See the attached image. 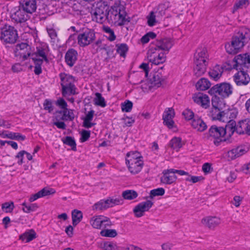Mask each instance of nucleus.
Instances as JSON below:
<instances>
[{"label":"nucleus","mask_w":250,"mask_h":250,"mask_svg":"<svg viewBox=\"0 0 250 250\" xmlns=\"http://www.w3.org/2000/svg\"><path fill=\"white\" fill-rule=\"evenodd\" d=\"M235 63L233 68L238 70L233 76V79L238 85L247 84L250 78L247 74L250 66V53L240 54L235 56L233 60Z\"/></svg>","instance_id":"obj_1"},{"label":"nucleus","mask_w":250,"mask_h":250,"mask_svg":"<svg viewBox=\"0 0 250 250\" xmlns=\"http://www.w3.org/2000/svg\"><path fill=\"white\" fill-rule=\"evenodd\" d=\"M250 41V29L246 27L239 28L238 31L234 33L230 42L225 44V49L229 54H236Z\"/></svg>","instance_id":"obj_2"},{"label":"nucleus","mask_w":250,"mask_h":250,"mask_svg":"<svg viewBox=\"0 0 250 250\" xmlns=\"http://www.w3.org/2000/svg\"><path fill=\"white\" fill-rule=\"evenodd\" d=\"M234 120H230L225 127L212 125L209 128L207 137L208 139L216 141H228L234 134Z\"/></svg>","instance_id":"obj_3"},{"label":"nucleus","mask_w":250,"mask_h":250,"mask_svg":"<svg viewBox=\"0 0 250 250\" xmlns=\"http://www.w3.org/2000/svg\"><path fill=\"white\" fill-rule=\"evenodd\" d=\"M125 165L129 172L133 175L140 173L144 167V159L141 154L137 151L127 152L125 156Z\"/></svg>","instance_id":"obj_4"},{"label":"nucleus","mask_w":250,"mask_h":250,"mask_svg":"<svg viewBox=\"0 0 250 250\" xmlns=\"http://www.w3.org/2000/svg\"><path fill=\"white\" fill-rule=\"evenodd\" d=\"M207 49L198 48L194 56V74L197 77L202 76L206 71L208 62Z\"/></svg>","instance_id":"obj_5"},{"label":"nucleus","mask_w":250,"mask_h":250,"mask_svg":"<svg viewBox=\"0 0 250 250\" xmlns=\"http://www.w3.org/2000/svg\"><path fill=\"white\" fill-rule=\"evenodd\" d=\"M125 13V8L121 4V0H116L111 7V8L110 9H108L106 21L109 23L118 25L123 14H124Z\"/></svg>","instance_id":"obj_6"},{"label":"nucleus","mask_w":250,"mask_h":250,"mask_svg":"<svg viewBox=\"0 0 250 250\" xmlns=\"http://www.w3.org/2000/svg\"><path fill=\"white\" fill-rule=\"evenodd\" d=\"M61 79V85L62 86V94L63 97L73 95L77 94L76 87L74 84V77L65 73H61L59 74Z\"/></svg>","instance_id":"obj_7"},{"label":"nucleus","mask_w":250,"mask_h":250,"mask_svg":"<svg viewBox=\"0 0 250 250\" xmlns=\"http://www.w3.org/2000/svg\"><path fill=\"white\" fill-rule=\"evenodd\" d=\"M108 9L109 6L105 1L100 0L95 2L91 12L92 18L95 19L96 22L103 23L106 21Z\"/></svg>","instance_id":"obj_8"},{"label":"nucleus","mask_w":250,"mask_h":250,"mask_svg":"<svg viewBox=\"0 0 250 250\" xmlns=\"http://www.w3.org/2000/svg\"><path fill=\"white\" fill-rule=\"evenodd\" d=\"M18 38L17 30L12 26L5 24L0 29V39L5 43L13 44Z\"/></svg>","instance_id":"obj_9"},{"label":"nucleus","mask_w":250,"mask_h":250,"mask_svg":"<svg viewBox=\"0 0 250 250\" xmlns=\"http://www.w3.org/2000/svg\"><path fill=\"white\" fill-rule=\"evenodd\" d=\"M123 203V200L120 197L109 198L106 200H101L95 203L92 206V210L101 211L111 208L116 205Z\"/></svg>","instance_id":"obj_10"},{"label":"nucleus","mask_w":250,"mask_h":250,"mask_svg":"<svg viewBox=\"0 0 250 250\" xmlns=\"http://www.w3.org/2000/svg\"><path fill=\"white\" fill-rule=\"evenodd\" d=\"M173 44V41L170 38H161L152 43L149 48H150L151 51L157 50L168 53Z\"/></svg>","instance_id":"obj_11"},{"label":"nucleus","mask_w":250,"mask_h":250,"mask_svg":"<svg viewBox=\"0 0 250 250\" xmlns=\"http://www.w3.org/2000/svg\"><path fill=\"white\" fill-rule=\"evenodd\" d=\"M211 95L218 94L222 98L228 97L232 92V87L229 83H223L217 84L211 87L208 91Z\"/></svg>","instance_id":"obj_12"},{"label":"nucleus","mask_w":250,"mask_h":250,"mask_svg":"<svg viewBox=\"0 0 250 250\" xmlns=\"http://www.w3.org/2000/svg\"><path fill=\"white\" fill-rule=\"evenodd\" d=\"M250 149V144L245 142L236 147L228 151L225 157L228 161H231L247 153Z\"/></svg>","instance_id":"obj_13"},{"label":"nucleus","mask_w":250,"mask_h":250,"mask_svg":"<svg viewBox=\"0 0 250 250\" xmlns=\"http://www.w3.org/2000/svg\"><path fill=\"white\" fill-rule=\"evenodd\" d=\"M32 50L30 45L26 43L22 42L16 45L15 50V56L20 61H25L29 56H31Z\"/></svg>","instance_id":"obj_14"},{"label":"nucleus","mask_w":250,"mask_h":250,"mask_svg":"<svg viewBox=\"0 0 250 250\" xmlns=\"http://www.w3.org/2000/svg\"><path fill=\"white\" fill-rule=\"evenodd\" d=\"M95 32L92 29H87L78 35V43L81 47H85L91 44L95 40Z\"/></svg>","instance_id":"obj_15"},{"label":"nucleus","mask_w":250,"mask_h":250,"mask_svg":"<svg viewBox=\"0 0 250 250\" xmlns=\"http://www.w3.org/2000/svg\"><path fill=\"white\" fill-rule=\"evenodd\" d=\"M90 225L96 229H101L109 227L111 222L109 218L104 215H95L89 220Z\"/></svg>","instance_id":"obj_16"},{"label":"nucleus","mask_w":250,"mask_h":250,"mask_svg":"<svg viewBox=\"0 0 250 250\" xmlns=\"http://www.w3.org/2000/svg\"><path fill=\"white\" fill-rule=\"evenodd\" d=\"M167 53L162 51L153 50L151 51L150 48L148 51L147 58L149 62L155 65L163 63L166 60V55Z\"/></svg>","instance_id":"obj_17"},{"label":"nucleus","mask_w":250,"mask_h":250,"mask_svg":"<svg viewBox=\"0 0 250 250\" xmlns=\"http://www.w3.org/2000/svg\"><path fill=\"white\" fill-rule=\"evenodd\" d=\"M11 17L17 23L24 22L29 19L28 14L20 5L15 8Z\"/></svg>","instance_id":"obj_18"},{"label":"nucleus","mask_w":250,"mask_h":250,"mask_svg":"<svg viewBox=\"0 0 250 250\" xmlns=\"http://www.w3.org/2000/svg\"><path fill=\"white\" fill-rule=\"evenodd\" d=\"M234 132L239 134H247L250 135V119L247 118L238 122L237 125L234 121Z\"/></svg>","instance_id":"obj_19"},{"label":"nucleus","mask_w":250,"mask_h":250,"mask_svg":"<svg viewBox=\"0 0 250 250\" xmlns=\"http://www.w3.org/2000/svg\"><path fill=\"white\" fill-rule=\"evenodd\" d=\"M75 115L72 109L68 108L58 110L55 113V119L56 120L70 121L74 119Z\"/></svg>","instance_id":"obj_20"},{"label":"nucleus","mask_w":250,"mask_h":250,"mask_svg":"<svg viewBox=\"0 0 250 250\" xmlns=\"http://www.w3.org/2000/svg\"><path fill=\"white\" fill-rule=\"evenodd\" d=\"M152 205V202L150 200H147L139 203L133 209L136 216L137 217L142 216L144 215V213L145 211H148Z\"/></svg>","instance_id":"obj_21"},{"label":"nucleus","mask_w":250,"mask_h":250,"mask_svg":"<svg viewBox=\"0 0 250 250\" xmlns=\"http://www.w3.org/2000/svg\"><path fill=\"white\" fill-rule=\"evenodd\" d=\"M172 169H167L163 171V175L161 177V182L165 184L171 185L174 183L177 177L172 171Z\"/></svg>","instance_id":"obj_22"},{"label":"nucleus","mask_w":250,"mask_h":250,"mask_svg":"<svg viewBox=\"0 0 250 250\" xmlns=\"http://www.w3.org/2000/svg\"><path fill=\"white\" fill-rule=\"evenodd\" d=\"M20 5L28 14H32L35 12L37 8L36 0H21Z\"/></svg>","instance_id":"obj_23"},{"label":"nucleus","mask_w":250,"mask_h":250,"mask_svg":"<svg viewBox=\"0 0 250 250\" xmlns=\"http://www.w3.org/2000/svg\"><path fill=\"white\" fill-rule=\"evenodd\" d=\"M174 116V111L171 108H168L165 110L163 115V119L164 124L167 125L169 128H172L173 127L174 122L172 118Z\"/></svg>","instance_id":"obj_24"},{"label":"nucleus","mask_w":250,"mask_h":250,"mask_svg":"<svg viewBox=\"0 0 250 250\" xmlns=\"http://www.w3.org/2000/svg\"><path fill=\"white\" fill-rule=\"evenodd\" d=\"M78 52L73 49H69L66 52L64 59L65 62L69 67L74 66L78 59Z\"/></svg>","instance_id":"obj_25"},{"label":"nucleus","mask_w":250,"mask_h":250,"mask_svg":"<svg viewBox=\"0 0 250 250\" xmlns=\"http://www.w3.org/2000/svg\"><path fill=\"white\" fill-rule=\"evenodd\" d=\"M195 103L200 105L203 108H207L209 106V99L208 95L202 93H198L193 96Z\"/></svg>","instance_id":"obj_26"},{"label":"nucleus","mask_w":250,"mask_h":250,"mask_svg":"<svg viewBox=\"0 0 250 250\" xmlns=\"http://www.w3.org/2000/svg\"><path fill=\"white\" fill-rule=\"evenodd\" d=\"M201 223L209 228H214L221 223V220L217 217L208 216L203 218Z\"/></svg>","instance_id":"obj_27"},{"label":"nucleus","mask_w":250,"mask_h":250,"mask_svg":"<svg viewBox=\"0 0 250 250\" xmlns=\"http://www.w3.org/2000/svg\"><path fill=\"white\" fill-rule=\"evenodd\" d=\"M164 80L165 79L161 73L158 72H155L153 74L152 77L149 80L150 83V85L149 86V88H151L153 87H160L162 85V83L164 81Z\"/></svg>","instance_id":"obj_28"},{"label":"nucleus","mask_w":250,"mask_h":250,"mask_svg":"<svg viewBox=\"0 0 250 250\" xmlns=\"http://www.w3.org/2000/svg\"><path fill=\"white\" fill-rule=\"evenodd\" d=\"M0 136L3 139L8 138L18 141H23L26 139L25 136L22 135L20 133L12 132L8 131H0Z\"/></svg>","instance_id":"obj_29"},{"label":"nucleus","mask_w":250,"mask_h":250,"mask_svg":"<svg viewBox=\"0 0 250 250\" xmlns=\"http://www.w3.org/2000/svg\"><path fill=\"white\" fill-rule=\"evenodd\" d=\"M223 70V66L216 64L215 66L213 67V69L208 72V74L212 79L217 81L222 76Z\"/></svg>","instance_id":"obj_30"},{"label":"nucleus","mask_w":250,"mask_h":250,"mask_svg":"<svg viewBox=\"0 0 250 250\" xmlns=\"http://www.w3.org/2000/svg\"><path fill=\"white\" fill-rule=\"evenodd\" d=\"M36 238V233L31 229L26 231L20 236V239L24 243H29Z\"/></svg>","instance_id":"obj_31"},{"label":"nucleus","mask_w":250,"mask_h":250,"mask_svg":"<svg viewBox=\"0 0 250 250\" xmlns=\"http://www.w3.org/2000/svg\"><path fill=\"white\" fill-rule=\"evenodd\" d=\"M38 57H41L42 60V61L44 60L46 62H48V59L46 53V49L43 46H39L36 48V51L35 52L32 53L31 55V58L33 57H36L38 58Z\"/></svg>","instance_id":"obj_32"},{"label":"nucleus","mask_w":250,"mask_h":250,"mask_svg":"<svg viewBox=\"0 0 250 250\" xmlns=\"http://www.w3.org/2000/svg\"><path fill=\"white\" fill-rule=\"evenodd\" d=\"M94 114V111L93 110H91L88 111L86 114L85 117L83 118V126L85 128H91L93 126H94L95 124L91 123V121L92 120L93 118Z\"/></svg>","instance_id":"obj_33"},{"label":"nucleus","mask_w":250,"mask_h":250,"mask_svg":"<svg viewBox=\"0 0 250 250\" xmlns=\"http://www.w3.org/2000/svg\"><path fill=\"white\" fill-rule=\"evenodd\" d=\"M192 126L201 132L204 131L207 128L206 124L200 118L197 120L194 119L192 123Z\"/></svg>","instance_id":"obj_34"},{"label":"nucleus","mask_w":250,"mask_h":250,"mask_svg":"<svg viewBox=\"0 0 250 250\" xmlns=\"http://www.w3.org/2000/svg\"><path fill=\"white\" fill-rule=\"evenodd\" d=\"M210 85V82L206 78L200 79L196 84L197 89L202 91L208 89Z\"/></svg>","instance_id":"obj_35"},{"label":"nucleus","mask_w":250,"mask_h":250,"mask_svg":"<svg viewBox=\"0 0 250 250\" xmlns=\"http://www.w3.org/2000/svg\"><path fill=\"white\" fill-rule=\"evenodd\" d=\"M223 111H221L218 107L212 108L209 111L208 115L213 120H217L222 121Z\"/></svg>","instance_id":"obj_36"},{"label":"nucleus","mask_w":250,"mask_h":250,"mask_svg":"<svg viewBox=\"0 0 250 250\" xmlns=\"http://www.w3.org/2000/svg\"><path fill=\"white\" fill-rule=\"evenodd\" d=\"M237 112L234 110L223 111L222 122H228L230 120H233L237 116Z\"/></svg>","instance_id":"obj_37"},{"label":"nucleus","mask_w":250,"mask_h":250,"mask_svg":"<svg viewBox=\"0 0 250 250\" xmlns=\"http://www.w3.org/2000/svg\"><path fill=\"white\" fill-rule=\"evenodd\" d=\"M83 218V213L81 211L74 209L72 212V223L74 226H76L81 222Z\"/></svg>","instance_id":"obj_38"},{"label":"nucleus","mask_w":250,"mask_h":250,"mask_svg":"<svg viewBox=\"0 0 250 250\" xmlns=\"http://www.w3.org/2000/svg\"><path fill=\"white\" fill-rule=\"evenodd\" d=\"M32 59L35 64L34 72L36 75H39L42 73L41 66L43 63L42 60L36 57H33Z\"/></svg>","instance_id":"obj_39"},{"label":"nucleus","mask_w":250,"mask_h":250,"mask_svg":"<svg viewBox=\"0 0 250 250\" xmlns=\"http://www.w3.org/2000/svg\"><path fill=\"white\" fill-rule=\"evenodd\" d=\"M100 247L104 250H118L117 245L113 242H102L100 243Z\"/></svg>","instance_id":"obj_40"},{"label":"nucleus","mask_w":250,"mask_h":250,"mask_svg":"<svg viewBox=\"0 0 250 250\" xmlns=\"http://www.w3.org/2000/svg\"><path fill=\"white\" fill-rule=\"evenodd\" d=\"M122 196L125 200H131L137 197L138 193L133 190H126L123 192Z\"/></svg>","instance_id":"obj_41"},{"label":"nucleus","mask_w":250,"mask_h":250,"mask_svg":"<svg viewBox=\"0 0 250 250\" xmlns=\"http://www.w3.org/2000/svg\"><path fill=\"white\" fill-rule=\"evenodd\" d=\"M117 52L120 54V56L125 57L126 53L128 50V47L126 44L121 43L117 44Z\"/></svg>","instance_id":"obj_42"},{"label":"nucleus","mask_w":250,"mask_h":250,"mask_svg":"<svg viewBox=\"0 0 250 250\" xmlns=\"http://www.w3.org/2000/svg\"><path fill=\"white\" fill-rule=\"evenodd\" d=\"M21 205L23 207L22 209L23 211L26 213L35 211L39 208L38 204L36 203L31 204L28 205L25 202H24L21 204Z\"/></svg>","instance_id":"obj_43"},{"label":"nucleus","mask_w":250,"mask_h":250,"mask_svg":"<svg viewBox=\"0 0 250 250\" xmlns=\"http://www.w3.org/2000/svg\"><path fill=\"white\" fill-rule=\"evenodd\" d=\"M95 98L94 99L95 105L104 107L106 105V102L101 93L97 92L95 93Z\"/></svg>","instance_id":"obj_44"},{"label":"nucleus","mask_w":250,"mask_h":250,"mask_svg":"<svg viewBox=\"0 0 250 250\" xmlns=\"http://www.w3.org/2000/svg\"><path fill=\"white\" fill-rule=\"evenodd\" d=\"M100 234L103 237H115L117 235V232L115 229H103L101 231Z\"/></svg>","instance_id":"obj_45"},{"label":"nucleus","mask_w":250,"mask_h":250,"mask_svg":"<svg viewBox=\"0 0 250 250\" xmlns=\"http://www.w3.org/2000/svg\"><path fill=\"white\" fill-rule=\"evenodd\" d=\"M15 208L13 202H5L1 205V209L5 213H11Z\"/></svg>","instance_id":"obj_46"},{"label":"nucleus","mask_w":250,"mask_h":250,"mask_svg":"<svg viewBox=\"0 0 250 250\" xmlns=\"http://www.w3.org/2000/svg\"><path fill=\"white\" fill-rule=\"evenodd\" d=\"M103 30L105 33L108 34V37H107V39L110 41L112 42L115 40L116 38V36L114 34V31L108 26H104Z\"/></svg>","instance_id":"obj_47"},{"label":"nucleus","mask_w":250,"mask_h":250,"mask_svg":"<svg viewBox=\"0 0 250 250\" xmlns=\"http://www.w3.org/2000/svg\"><path fill=\"white\" fill-rule=\"evenodd\" d=\"M43 108L47 110L48 113H52L54 110V106L52 101L50 99H45L43 104Z\"/></svg>","instance_id":"obj_48"},{"label":"nucleus","mask_w":250,"mask_h":250,"mask_svg":"<svg viewBox=\"0 0 250 250\" xmlns=\"http://www.w3.org/2000/svg\"><path fill=\"white\" fill-rule=\"evenodd\" d=\"M132 107L133 103L129 100H126L121 104V108L123 111L126 112H130Z\"/></svg>","instance_id":"obj_49"},{"label":"nucleus","mask_w":250,"mask_h":250,"mask_svg":"<svg viewBox=\"0 0 250 250\" xmlns=\"http://www.w3.org/2000/svg\"><path fill=\"white\" fill-rule=\"evenodd\" d=\"M47 33L51 39V42L56 43L59 40L58 38L57 33L55 29L53 28L47 29Z\"/></svg>","instance_id":"obj_50"},{"label":"nucleus","mask_w":250,"mask_h":250,"mask_svg":"<svg viewBox=\"0 0 250 250\" xmlns=\"http://www.w3.org/2000/svg\"><path fill=\"white\" fill-rule=\"evenodd\" d=\"M165 190L162 188L154 189L150 191V197L152 198L155 196H162L165 194Z\"/></svg>","instance_id":"obj_51"},{"label":"nucleus","mask_w":250,"mask_h":250,"mask_svg":"<svg viewBox=\"0 0 250 250\" xmlns=\"http://www.w3.org/2000/svg\"><path fill=\"white\" fill-rule=\"evenodd\" d=\"M40 193L42 197H44L47 195H49L55 193L56 190L52 188H44L42 190H40Z\"/></svg>","instance_id":"obj_52"},{"label":"nucleus","mask_w":250,"mask_h":250,"mask_svg":"<svg viewBox=\"0 0 250 250\" xmlns=\"http://www.w3.org/2000/svg\"><path fill=\"white\" fill-rule=\"evenodd\" d=\"M168 6H166L165 4H160L158 6L157 9L156 11L157 16H163L166 14V10L167 9Z\"/></svg>","instance_id":"obj_53"},{"label":"nucleus","mask_w":250,"mask_h":250,"mask_svg":"<svg viewBox=\"0 0 250 250\" xmlns=\"http://www.w3.org/2000/svg\"><path fill=\"white\" fill-rule=\"evenodd\" d=\"M157 15H155L153 11H151L149 16L147 17V24L150 26H152L155 25L156 21V17Z\"/></svg>","instance_id":"obj_54"},{"label":"nucleus","mask_w":250,"mask_h":250,"mask_svg":"<svg viewBox=\"0 0 250 250\" xmlns=\"http://www.w3.org/2000/svg\"><path fill=\"white\" fill-rule=\"evenodd\" d=\"M249 4L248 0H239L235 5H234V8L235 10H237L239 8H242L243 7H245L248 5Z\"/></svg>","instance_id":"obj_55"},{"label":"nucleus","mask_w":250,"mask_h":250,"mask_svg":"<svg viewBox=\"0 0 250 250\" xmlns=\"http://www.w3.org/2000/svg\"><path fill=\"white\" fill-rule=\"evenodd\" d=\"M56 104L59 106L62 110L67 108V104L63 98H59L55 102Z\"/></svg>","instance_id":"obj_56"},{"label":"nucleus","mask_w":250,"mask_h":250,"mask_svg":"<svg viewBox=\"0 0 250 250\" xmlns=\"http://www.w3.org/2000/svg\"><path fill=\"white\" fill-rule=\"evenodd\" d=\"M187 120H190L193 118L194 113L190 109H187L182 113Z\"/></svg>","instance_id":"obj_57"},{"label":"nucleus","mask_w":250,"mask_h":250,"mask_svg":"<svg viewBox=\"0 0 250 250\" xmlns=\"http://www.w3.org/2000/svg\"><path fill=\"white\" fill-rule=\"evenodd\" d=\"M25 151L21 150L20 151L16 156V158L18 159L17 163L19 165H21L23 163V158L25 155Z\"/></svg>","instance_id":"obj_58"},{"label":"nucleus","mask_w":250,"mask_h":250,"mask_svg":"<svg viewBox=\"0 0 250 250\" xmlns=\"http://www.w3.org/2000/svg\"><path fill=\"white\" fill-rule=\"evenodd\" d=\"M126 12H125L124 14H123V16L121 19L120 22L118 23V26H122L123 25L126 24L130 21V18L128 17L126 18Z\"/></svg>","instance_id":"obj_59"},{"label":"nucleus","mask_w":250,"mask_h":250,"mask_svg":"<svg viewBox=\"0 0 250 250\" xmlns=\"http://www.w3.org/2000/svg\"><path fill=\"white\" fill-rule=\"evenodd\" d=\"M54 125L60 129H65L66 125L63 120H56L54 119Z\"/></svg>","instance_id":"obj_60"},{"label":"nucleus","mask_w":250,"mask_h":250,"mask_svg":"<svg viewBox=\"0 0 250 250\" xmlns=\"http://www.w3.org/2000/svg\"><path fill=\"white\" fill-rule=\"evenodd\" d=\"M243 200V197L240 196H235L233 197V200L232 201V204L236 207H238L241 204V202Z\"/></svg>","instance_id":"obj_61"},{"label":"nucleus","mask_w":250,"mask_h":250,"mask_svg":"<svg viewBox=\"0 0 250 250\" xmlns=\"http://www.w3.org/2000/svg\"><path fill=\"white\" fill-rule=\"evenodd\" d=\"M90 132L89 131L83 130L81 132V141H86L90 137Z\"/></svg>","instance_id":"obj_62"},{"label":"nucleus","mask_w":250,"mask_h":250,"mask_svg":"<svg viewBox=\"0 0 250 250\" xmlns=\"http://www.w3.org/2000/svg\"><path fill=\"white\" fill-rule=\"evenodd\" d=\"M241 171L246 174H250V163L243 165Z\"/></svg>","instance_id":"obj_63"},{"label":"nucleus","mask_w":250,"mask_h":250,"mask_svg":"<svg viewBox=\"0 0 250 250\" xmlns=\"http://www.w3.org/2000/svg\"><path fill=\"white\" fill-rule=\"evenodd\" d=\"M201 179V177L200 176H188V177H187L186 179V180L187 181H190L191 182L193 183H195L199 181Z\"/></svg>","instance_id":"obj_64"}]
</instances>
